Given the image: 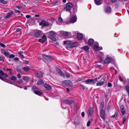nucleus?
Returning a JSON list of instances; mask_svg holds the SVG:
<instances>
[{
  "label": "nucleus",
  "mask_w": 129,
  "mask_h": 129,
  "mask_svg": "<svg viewBox=\"0 0 129 129\" xmlns=\"http://www.w3.org/2000/svg\"><path fill=\"white\" fill-rule=\"evenodd\" d=\"M49 58L48 56H46L44 54H42L41 57H40V59L41 60L47 59Z\"/></svg>",
  "instance_id": "4be33fe9"
},
{
  "label": "nucleus",
  "mask_w": 129,
  "mask_h": 129,
  "mask_svg": "<svg viewBox=\"0 0 129 129\" xmlns=\"http://www.w3.org/2000/svg\"><path fill=\"white\" fill-rule=\"evenodd\" d=\"M18 54L20 56H21L22 58H23L24 57V56L23 55V51H19L18 52Z\"/></svg>",
  "instance_id": "e433bc0d"
},
{
  "label": "nucleus",
  "mask_w": 129,
  "mask_h": 129,
  "mask_svg": "<svg viewBox=\"0 0 129 129\" xmlns=\"http://www.w3.org/2000/svg\"><path fill=\"white\" fill-rule=\"evenodd\" d=\"M94 40L92 39H89L88 41V43L89 45H91L93 43Z\"/></svg>",
  "instance_id": "bb28decb"
},
{
  "label": "nucleus",
  "mask_w": 129,
  "mask_h": 129,
  "mask_svg": "<svg viewBox=\"0 0 129 129\" xmlns=\"http://www.w3.org/2000/svg\"><path fill=\"white\" fill-rule=\"evenodd\" d=\"M83 36L81 34L78 33L77 35V38L79 40H81L83 38Z\"/></svg>",
  "instance_id": "5701e85b"
},
{
  "label": "nucleus",
  "mask_w": 129,
  "mask_h": 129,
  "mask_svg": "<svg viewBox=\"0 0 129 129\" xmlns=\"http://www.w3.org/2000/svg\"><path fill=\"white\" fill-rule=\"evenodd\" d=\"M30 70V68L29 67H25V71H27Z\"/></svg>",
  "instance_id": "4c0bfd02"
},
{
  "label": "nucleus",
  "mask_w": 129,
  "mask_h": 129,
  "mask_svg": "<svg viewBox=\"0 0 129 129\" xmlns=\"http://www.w3.org/2000/svg\"><path fill=\"white\" fill-rule=\"evenodd\" d=\"M105 12L107 13H111V8L109 6H106L105 8Z\"/></svg>",
  "instance_id": "f8f14e48"
},
{
  "label": "nucleus",
  "mask_w": 129,
  "mask_h": 129,
  "mask_svg": "<svg viewBox=\"0 0 129 129\" xmlns=\"http://www.w3.org/2000/svg\"><path fill=\"white\" fill-rule=\"evenodd\" d=\"M73 6L70 3H68L66 4V6L64 8V9L66 11H70L71 8H72Z\"/></svg>",
  "instance_id": "39448f33"
},
{
  "label": "nucleus",
  "mask_w": 129,
  "mask_h": 129,
  "mask_svg": "<svg viewBox=\"0 0 129 129\" xmlns=\"http://www.w3.org/2000/svg\"><path fill=\"white\" fill-rule=\"evenodd\" d=\"M4 55L7 57H8L9 55V53L5 52L4 53Z\"/></svg>",
  "instance_id": "473e14b6"
},
{
  "label": "nucleus",
  "mask_w": 129,
  "mask_h": 129,
  "mask_svg": "<svg viewBox=\"0 0 129 129\" xmlns=\"http://www.w3.org/2000/svg\"><path fill=\"white\" fill-rule=\"evenodd\" d=\"M14 60L15 61H18L19 60V58L17 57L15 58L14 59Z\"/></svg>",
  "instance_id": "864d4df0"
},
{
  "label": "nucleus",
  "mask_w": 129,
  "mask_h": 129,
  "mask_svg": "<svg viewBox=\"0 0 129 129\" xmlns=\"http://www.w3.org/2000/svg\"><path fill=\"white\" fill-rule=\"evenodd\" d=\"M32 89L35 93L39 90V89L35 86L33 87L32 88Z\"/></svg>",
  "instance_id": "c85d7f7f"
},
{
  "label": "nucleus",
  "mask_w": 129,
  "mask_h": 129,
  "mask_svg": "<svg viewBox=\"0 0 129 129\" xmlns=\"http://www.w3.org/2000/svg\"><path fill=\"white\" fill-rule=\"evenodd\" d=\"M102 76H100L98 79V82L96 83L97 86H102L106 82V81L105 80V78H102Z\"/></svg>",
  "instance_id": "f257e3e1"
},
{
  "label": "nucleus",
  "mask_w": 129,
  "mask_h": 129,
  "mask_svg": "<svg viewBox=\"0 0 129 129\" xmlns=\"http://www.w3.org/2000/svg\"><path fill=\"white\" fill-rule=\"evenodd\" d=\"M4 61V58L2 56H0V61Z\"/></svg>",
  "instance_id": "09e8293b"
},
{
  "label": "nucleus",
  "mask_w": 129,
  "mask_h": 129,
  "mask_svg": "<svg viewBox=\"0 0 129 129\" xmlns=\"http://www.w3.org/2000/svg\"><path fill=\"white\" fill-rule=\"evenodd\" d=\"M26 17L27 18H30L31 17V16L29 15H26Z\"/></svg>",
  "instance_id": "052dcab7"
},
{
  "label": "nucleus",
  "mask_w": 129,
  "mask_h": 129,
  "mask_svg": "<svg viewBox=\"0 0 129 129\" xmlns=\"http://www.w3.org/2000/svg\"><path fill=\"white\" fill-rule=\"evenodd\" d=\"M46 37L45 35H44L43 36L42 38L41 39H40L39 40V41L43 43H44L46 40Z\"/></svg>",
  "instance_id": "2eb2a0df"
},
{
  "label": "nucleus",
  "mask_w": 129,
  "mask_h": 129,
  "mask_svg": "<svg viewBox=\"0 0 129 129\" xmlns=\"http://www.w3.org/2000/svg\"><path fill=\"white\" fill-rule=\"evenodd\" d=\"M111 2L112 3H115L116 1V0H111Z\"/></svg>",
  "instance_id": "69168bd1"
},
{
  "label": "nucleus",
  "mask_w": 129,
  "mask_h": 129,
  "mask_svg": "<svg viewBox=\"0 0 129 129\" xmlns=\"http://www.w3.org/2000/svg\"><path fill=\"white\" fill-rule=\"evenodd\" d=\"M73 102V101L72 100H66L64 101V103L70 105L72 104Z\"/></svg>",
  "instance_id": "aec40b11"
},
{
  "label": "nucleus",
  "mask_w": 129,
  "mask_h": 129,
  "mask_svg": "<svg viewBox=\"0 0 129 129\" xmlns=\"http://www.w3.org/2000/svg\"><path fill=\"white\" fill-rule=\"evenodd\" d=\"M25 63H26L27 64H29V62L28 61L25 60Z\"/></svg>",
  "instance_id": "bf43d9fd"
},
{
  "label": "nucleus",
  "mask_w": 129,
  "mask_h": 129,
  "mask_svg": "<svg viewBox=\"0 0 129 129\" xmlns=\"http://www.w3.org/2000/svg\"><path fill=\"white\" fill-rule=\"evenodd\" d=\"M81 115L83 117H84L85 115V113L84 112H82L81 113Z\"/></svg>",
  "instance_id": "13d9d810"
},
{
  "label": "nucleus",
  "mask_w": 129,
  "mask_h": 129,
  "mask_svg": "<svg viewBox=\"0 0 129 129\" xmlns=\"http://www.w3.org/2000/svg\"><path fill=\"white\" fill-rule=\"evenodd\" d=\"M49 23L44 20L41 21L39 23L40 25H41L43 27L49 26Z\"/></svg>",
  "instance_id": "9d476101"
},
{
  "label": "nucleus",
  "mask_w": 129,
  "mask_h": 129,
  "mask_svg": "<svg viewBox=\"0 0 129 129\" xmlns=\"http://www.w3.org/2000/svg\"><path fill=\"white\" fill-rule=\"evenodd\" d=\"M35 93L39 95H41L43 94V93L39 91V90H38L37 91V92Z\"/></svg>",
  "instance_id": "2f4dec72"
},
{
  "label": "nucleus",
  "mask_w": 129,
  "mask_h": 129,
  "mask_svg": "<svg viewBox=\"0 0 129 129\" xmlns=\"http://www.w3.org/2000/svg\"><path fill=\"white\" fill-rule=\"evenodd\" d=\"M77 20L76 17L73 16L72 17L70 20V22L71 23H74L76 22Z\"/></svg>",
  "instance_id": "a211bd4d"
},
{
  "label": "nucleus",
  "mask_w": 129,
  "mask_h": 129,
  "mask_svg": "<svg viewBox=\"0 0 129 129\" xmlns=\"http://www.w3.org/2000/svg\"><path fill=\"white\" fill-rule=\"evenodd\" d=\"M87 113L88 115L90 116L91 115L93 114V111L92 108L90 107L89 108L88 110Z\"/></svg>",
  "instance_id": "f3484780"
},
{
  "label": "nucleus",
  "mask_w": 129,
  "mask_h": 129,
  "mask_svg": "<svg viewBox=\"0 0 129 129\" xmlns=\"http://www.w3.org/2000/svg\"><path fill=\"white\" fill-rule=\"evenodd\" d=\"M125 89L127 92L128 93L129 92V86H126L125 87Z\"/></svg>",
  "instance_id": "c03bdc74"
},
{
  "label": "nucleus",
  "mask_w": 129,
  "mask_h": 129,
  "mask_svg": "<svg viewBox=\"0 0 129 129\" xmlns=\"http://www.w3.org/2000/svg\"><path fill=\"white\" fill-rule=\"evenodd\" d=\"M97 80V78H96L94 79H87L84 81L87 84H92L94 85L95 83H96Z\"/></svg>",
  "instance_id": "20e7f679"
},
{
  "label": "nucleus",
  "mask_w": 129,
  "mask_h": 129,
  "mask_svg": "<svg viewBox=\"0 0 129 129\" xmlns=\"http://www.w3.org/2000/svg\"><path fill=\"white\" fill-rule=\"evenodd\" d=\"M94 49L96 50H99L100 48L98 46V44L96 43L94 44Z\"/></svg>",
  "instance_id": "b1692460"
},
{
  "label": "nucleus",
  "mask_w": 129,
  "mask_h": 129,
  "mask_svg": "<svg viewBox=\"0 0 129 129\" xmlns=\"http://www.w3.org/2000/svg\"><path fill=\"white\" fill-rule=\"evenodd\" d=\"M117 116V114L116 112H115L114 115H113L112 116V117H116Z\"/></svg>",
  "instance_id": "8fccbe9b"
},
{
  "label": "nucleus",
  "mask_w": 129,
  "mask_h": 129,
  "mask_svg": "<svg viewBox=\"0 0 129 129\" xmlns=\"http://www.w3.org/2000/svg\"><path fill=\"white\" fill-rule=\"evenodd\" d=\"M0 73L2 76H4L5 77H8V75L5 73L2 70H0Z\"/></svg>",
  "instance_id": "a878e982"
},
{
  "label": "nucleus",
  "mask_w": 129,
  "mask_h": 129,
  "mask_svg": "<svg viewBox=\"0 0 129 129\" xmlns=\"http://www.w3.org/2000/svg\"><path fill=\"white\" fill-rule=\"evenodd\" d=\"M95 4L98 5H100L103 3L102 0H94Z\"/></svg>",
  "instance_id": "412c9836"
},
{
  "label": "nucleus",
  "mask_w": 129,
  "mask_h": 129,
  "mask_svg": "<svg viewBox=\"0 0 129 129\" xmlns=\"http://www.w3.org/2000/svg\"><path fill=\"white\" fill-rule=\"evenodd\" d=\"M15 57V55L13 54H11L9 55V56L8 57L10 58H14Z\"/></svg>",
  "instance_id": "79ce46f5"
},
{
  "label": "nucleus",
  "mask_w": 129,
  "mask_h": 129,
  "mask_svg": "<svg viewBox=\"0 0 129 129\" xmlns=\"http://www.w3.org/2000/svg\"><path fill=\"white\" fill-rule=\"evenodd\" d=\"M55 46L56 47L58 46H59V44H58V43H55Z\"/></svg>",
  "instance_id": "e2e57ef3"
},
{
  "label": "nucleus",
  "mask_w": 129,
  "mask_h": 129,
  "mask_svg": "<svg viewBox=\"0 0 129 129\" xmlns=\"http://www.w3.org/2000/svg\"><path fill=\"white\" fill-rule=\"evenodd\" d=\"M104 107V103L103 102H101L100 104L99 108L100 111L104 110H103Z\"/></svg>",
  "instance_id": "393cba45"
},
{
  "label": "nucleus",
  "mask_w": 129,
  "mask_h": 129,
  "mask_svg": "<svg viewBox=\"0 0 129 129\" xmlns=\"http://www.w3.org/2000/svg\"><path fill=\"white\" fill-rule=\"evenodd\" d=\"M17 77L18 78H19L21 77V75L20 74H17Z\"/></svg>",
  "instance_id": "4d7b16f0"
},
{
  "label": "nucleus",
  "mask_w": 129,
  "mask_h": 129,
  "mask_svg": "<svg viewBox=\"0 0 129 129\" xmlns=\"http://www.w3.org/2000/svg\"><path fill=\"white\" fill-rule=\"evenodd\" d=\"M56 70L59 75L62 77H64V73L60 69L58 68H57Z\"/></svg>",
  "instance_id": "6ab92c4d"
},
{
  "label": "nucleus",
  "mask_w": 129,
  "mask_h": 129,
  "mask_svg": "<svg viewBox=\"0 0 129 129\" xmlns=\"http://www.w3.org/2000/svg\"><path fill=\"white\" fill-rule=\"evenodd\" d=\"M44 87L46 88L47 89L49 90L51 89V86L48 85L47 84H44Z\"/></svg>",
  "instance_id": "cd10ccee"
},
{
  "label": "nucleus",
  "mask_w": 129,
  "mask_h": 129,
  "mask_svg": "<svg viewBox=\"0 0 129 129\" xmlns=\"http://www.w3.org/2000/svg\"><path fill=\"white\" fill-rule=\"evenodd\" d=\"M0 45L3 48H5L6 47L5 45L2 43H0Z\"/></svg>",
  "instance_id": "49530a36"
},
{
  "label": "nucleus",
  "mask_w": 129,
  "mask_h": 129,
  "mask_svg": "<svg viewBox=\"0 0 129 129\" xmlns=\"http://www.w3.org/2000/svg\"><path fill=\"white\" fill-rule=\"evenodd\" d=\"M0 2L1 3L5 4H6L7 3V1H5L4 0H0Z\"/></svg>",
  "instance_id": "ea45409f"
},
{
  "label": "nucleus",
  "mask_w": 129,
  "mask_h": 129,
  "mask_svg": "<svg viewBox=\"0 0 129 129\" xmlns=\"http://www.w3.org/2000/svg\"><path fill=\"white\" fill-rule=\"evenodd\" d=\"M8 71H10V74L11 75H13V72H12V70L11 69H8Z\"/></svg>",
  "instance_id": "a18cd8bd"
},
{
  "label": "nucleus",
  "mask_w": 129,
  "mask_h": 129,
  "mask_svg": "<svg viewBox=\"0 0 129 129\" xmlns=\"http://www.w3.org/2000/svg\"><path fill=\"white\" fill-rule=\"evenodd\" d=\"M108 86L109 87H110L112 86V85L111 83H108Z\"/></svg>",
  "instance_id": "5fc2aeb1"
},
{
  "label": "nucleus",
  "mask_w": 129,
  "mask_h": 129,
  "mask_svg": "<svg viewBox=\"0 0 129 129\" xmlns=\"http://www.w3.org/2000/svg\"><path fill=\"white\" fill-rule=\"evenodd\" d=\"M126 120V116H124V118H123L122 122V124H125V121Z\"/></svg>",
  "instance_id": "58836bf2"
},
{
  "label": "nucleus",
  "mask_w": 129,
  "mask_h": 129,
  "mask_svg": "<svg viewBox=\"0 0 129 129\" xmlns=\"http://www.w3.org/2000/svg\"><path fill=\"white\" fill-rule=\"evenodd\" d=\"M23 82V81L21 80H20L19 81H18V83L19 84Z\"/></svg>",
  "instance_id": "680f3d73"
},
{
  "label": "nucleus",
  "mask_w": 129,
  "mask_h": 129,
  "mask_svg": "<svg viewBox=\"0 0 129 129\" xmlns=\"http://www.w3.org/2000/svg\"><path fill=\"white\" fill-rule=\"evenodd\" d=\"M17 8L18 9H20L21 8V7L19 6H17Z\"/></svg>",
  "instance_id": "338daca9"
},
{
  "label": "nucleus",
  "mask_w": 129,
  "mask_h": 129,
  "mask_svg": "<svg viewBox=\"0 0 129 129\" xmlns=\"http://www.w3.org/2000/svg\"><path fill=\"white\" fill-rule=\"evenodd\" d=\"M83 49L85 50H88L89 49V48L87 46H85L83 47Z\"/></svg>",
  "instance_id": "f704fd0d"
},
{
  "label": "nucleus",
  "mask_w": 129,
  "mask_h": 129,
  "mask_svg": "<svg viewBox=\"0 0 129 129\" xmlns=\"http://www.w3.org/2000/svg\"><path fill=\"white\" fill-rule=\"evenodd\" d=\"M36 76L37 77L41 78L43 76L42 73L40 72H38L36 74Z\"/></svg>",
  "instance_id": "dca6fc26"
},
{
  "label": "nucleus",
  "mask_w": 129,
  "mask_h": 129,
  "mask_svg": "<svg viewBox=\"0 0 129 129\" xmlns=\"http://www.w3.org/2000/svg\"><path fill=\"white\" fill-rule=\"evenodd\" d=\"M62 83L68 87H71L73 85L72 82L69 80L63 81H62Z\"/></svg>",
  "instance_id": "423d86ee"
},
{
  "label": "nucleus",
  "mask_w": 129,
  "mask_h": 129,
  "mask_svg": "<svg viewBox=\"0 0 129 129\" xmlns=\"http://www.w3.org/2000/svg\"><path fill=\"white\" fill-rule=\"evenodd\" d=\"M65 76L67 78H69L70 77V75L69 74H66L65 75Z\"/></svg>",
  "instance_id": "6e6d98bb"
},
{
  "label": "nucleus",
  "mask_w": 129,
  "mask_h": 129,
  "mask_svg": "<svg viewBox=\"0 0 129 129\" xmlns=\"http://www.w3.org/2000/svg\"><path fill=\"white\" fill-rule=\"evenodd\" d=\"M44 83L43 80L42 79H41L39 80L37 83V84L40 85H41L43 83Z\"/></svg>",
  "instance_id": "7c9ffc66"
},
{
  "label": "nucleus",
  "mask_w": 129,
  "mask_h": 129,
  "mask_svg": "<svg viewBox=\"0 0 129 129\" xmlns=\"http://www.w3.org/2000/svg\"><path fill=\"white\" fill-rule=\"evenodd\" d=\"M99 55L100 56V57L102 59H103L104 57L103 56V54L102 52H99Z\"/></svg>",
  "instance_id": "c756f323"
},
{
  "label": "nucleus",
  "mask_w": 129,
  "mask_h": 129,
  "mask_svg": "<svg viewBox=\"0 0 129 129\" xmlns=\"http://www.w3.org/2000/svg\"><path fill=\"white\" fill-rule=\"evenodd\" d=\"M29 80V79L28 77L25 76V81L26 82H28Z\"/></svg>",
  "instance_id": "a19ab883"
},
{
  "label": "nucleus",
  "mask_w": 129,
  "mask_h": 129,
  "mask_svg": "<svg viewBox=\"0 0 129 129\" xmlns=\"http://www.w3.org/2000/svg\"><path fill=\"white\" fill-rule=\"evenodd\" d=\"M11 79L12 80L14 81L16 80L17 77H16L13 76L11 77Z\"/></svg>",
  "instance_id": "72a5a7b5"
},
{
  "label": "nucleus",
  "mask_w": 129,
  "mask_h": 129,
  "mask_svg": "<svg viewBox=\"0 0 129 129\" xmlns=\"http://www.w3.org/2000/svg\"><path fill=\"white\" fill-rule=\"evenodd\" d=\"M95 66L96 68H102V66L98 64H96Z\"/></svg>",
  "instance_id": "37998d69"
},
{
  "label": "nucleus",
  "mask_w": 129,
  "mask_h": 129,
  "mask_svg": "<svg viewBox=\"0 0 129 129\" xmlns=\"http://www.w3.org/2000/svg\"><path fill=\"white\" fill-rule=\"evenodd\" d=\"M124 108L123 105L121 106L120 107V111L123 115H124L126 114V110Z\"/></svg>",
  "instance_id": "ddd939ff"
},
{
  "label": "nucleus",
  "mask_w": 129,
  "mask_h": 129,
  "mask_svg": "<svg viewBox=\"0 0 129 129\" xmlns=\"http://www.w3.org/2000/svg\"><path fill=\"white\" fill-rule=\"evenodd\" d=\"M47 34L48 35V38L54 41L55 40V32L53 31H51L47 33Z\"/></svg>",
  "instance_id": "7ed1b4c3"
},
{
  "label": "nucleus",
  "mask_w": 129,
  "mask_h": 129,
  "mask_svg": "<svg viewBox=\"0 0 129 129\" xmlns=\"http://www.w3.org/2000/svg\"><path fill=\"white\" fill-rule=\"evenodd\" d=\"M42 34V31L40 30H37L35 31L34 36L36 38H38Z\"/></svg>",
  "instance_id": "6e6552de"
},
{
  "label": "nucleus",
  "mask_w": 129,
  "mask_h": 129,
  "mask_svg": "<svg viewBox=\"0 0 129 129\" xmlns=\"http://www.w3.org/2000/svg\"><path fill=\"white\" fill-rule=\"evenodd\" d=\"M20 29L18 28L16 30V31L17 32H19L20 31Z\"/></svg>",
  "instance_id": "0e129e2a"
},
{
  "label": "nucleus",
  "mask_w": 129,
  "mask_h": 129,
  "mask_svg": "<svg viewBox=\"0 0 129 129\" xmlns=\"http://www.w3.org/2000/svg\"><path fill=\"white\" fill-rule=\"evenodd\" d=\"M4 81L7 82L8 81V80L7 79L5 78Z\"/></svg>",
  "instance_id": "774afa93"
},
{
  "label": "nucleus",
  "mask_w": 129,
  "mask_h": 129,
  "mask_svg": "<svg viewBox=\"0 0 129 129\" xmlns=\"http://www.w3.org/2000/svg\"><path fill=\"white\" fill-rule=\"evenodd\" d=\"M5 78H3L2 77L1 75L0 76V79L3 81H4V80H5Z\"/></svg>",
  "instance_id": "603ef678"
},
{
  "label": "nucleus",
  "mask_w": 129,
  "mask_h": 129,
  "mask_svg": "<svg viewBox=\"0 0 129 129\" xmlns=\"http://www.w3.org/2000/svg\"><path fill=\"white\" fill-rule=\"evenodd\" d=\"M70 34V32H68L64 31H61L60 32L61 35L67 36L69 35Z\"/></svg>",
  "instance_id": "4468645a"
},
{
  "label": "nucleus",
  "mask_w": 129,
  "mask_h": 129,
  "mask_svg": "<svg viewBox=\"0 0 129 129\" xmlns=\"http://www.w3.org/2000/svg\"><path fill=\"white\" fill-rule=\"evenodd\" d=\"M100 115L101 118L104 120L105 121L106 117L105 111L104 110L100 111Z\"/></svg>",
  "instance_id": "0eeeda50"
},
{
  "label": "nucleus",
  "mask_w": 129,
  "mask_h": 129,
  "mask_svg": "<svg viewBox=\"0 0 129 129\" xmlns=\"http://www.w3.org/2000/svg\"><path fill=\"white\" fill-rule=\"evenodd\" d=\"M14 12L12 10L10 11V12L7 13V15L4 17L5 19L10 18V16L14 14Z\"/></svg>",
  "instance_id": "9b49d317"
},
{
  "label": "nucleus",
  "mask_w": 129,
  "mask_h": 129,
  "mask_svg": "<svg viewBox=\"0 0 129 129\" xmlns=\"http://www.w3.org/2000/svg\"><path fill=\"white\" fill-rule=\"evenodd\" d=\"M111 59L108 57H107L104 60H102L101 62L103 63H108L110 62L111 61Z\"/></svg>",
  "instance_id": "1a4fd4ad"
},
{
  "label": "nucleus",
  "mask_w": 129,
  "mask_h": 129,
  "mask_svg": "<svg viewBox=\"0 0 129 129\" xmlns=\"http://www.w3.org/2000/svg\"><path fill=\"white\" fill-rule=\"evenodd\" d=\"M64 44L66 45V47L67 48H70L75 46L74 44L69 41H64Z\"/></svg>",
  "instance_id": "f03ea898"
},
{
  "label": "nucleus",
  "mask_w": 129,
  "mask_h": 129,
  "mask_svg": "<svg viewBox=\"0 0 129 129\" xmlns=\"http://www.w3.org/2000/svg\"><path fill=\"white\" fill-rule=\"evenodd\" d=\"M91 123V122L90 121H88L87 124V126L89 127L90 125V124Z\"/></svg>",
  "instance_id": "de8ad7c7"
},
{
  "label": "nucleus",
  "mask_w": 129,
  "mask_h": 129,
  "mask_svg": "<svg viewBox=\"0 0 129 129\" xmlns=\"http://www.w3.org/2000/svg\"><path fill=\"white\" fill-rule=\"evenodd\" d=\"M58 20L60 23H61L63 21L62 19L60 17L58 18Z\"/></svg>",
  "instance_id": "c9c22d12"
},
{
  "label": "nucleus",
  "mask_w": 129,
  "mask_h": 129,
  "mask_svg": "<svg viewBox=\"0 0 129 129\" xmlns=\"http://www.w3.org/2000/svg\"><path fill=\"white\" fill-rule=\"evenodd\" d=\"M79 86L82 88V89H85V87L82 84H80Z\"/></svg>",
  "instance_id": "3c124183"
}]
</instances>
